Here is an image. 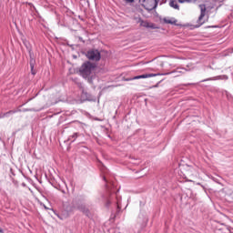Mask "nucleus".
Masks as SVG:
<instances>
[{
    "instance_id": "1",
    "label": "nucleus",
    "mask_w": 233,
    "mask_h": 233,
    "mask_svg": "<svg viewBox=\"0 0 233 233\" xmlns=\"http://www.w3.org/2000/svg\"><path fill=\"white\" fill-rule=\"evenodd\" d=\"M94 72H96V64L92 62H85L79 68V74L87 79L88 83H92V77H94Z\"/></svg>"
},
{
    "instance_id": "2",
    "label": "nucleus",
    "mask_w": 233,
    "mask_h": 233,
    "mask_svg": "<svg viewBox=\"0 0 233 233\" xmlns=\"http://www.w3.org/2000/svg\"><path fill=\"white\" fill-rule=\"evenodd\" d=\"M139 3L146 10H154L157 6V0H139Z\"/></svg>"
},
{
    "instance_id": "3",
    "label": "nucleus",
    "mask_w": 233,
    "mask_h": 233,
    "mask_svg": "<svg viewBox=\"0 0 233 233\" xmlns=\"http://www.w3.org/2000/svg\"><path fill=\"white\" fill-rule=\"evenodd\" d=\"M86 57L90 61H99L101 59V53H99L98 50H95V49L89 50L86 53Z\"/></svg>"
},
{
    "instance_id": "4",
    "label": "nucleus",
    "mask_w": 233,
    "mask_h": 233,
    "mask_svg": "<svg viewBox=\"0 0 233 233\" xmlns=\"http://www.w3.org/2000/svg\"><path fill=\"white\" fill-rule=\"evenodd\" d=\"M200 8V15L198 17V25L201 26V25H205V21H203V17H205V14L207 12V6L205 5H199Z\"/></svg>"
},
{
    "instance_id": "5",
    "label": "nucleus",
    "mask_w": 233,
    "mask_h": 233,
    "mask_svg": "<svg viewBox=\"0 0 233 233\" xmlns=\"http://www.w3.org/2000/svg\"><path fill=\"white\" fill-rule=\"evenodd\" d=\"M140 24V26H144V28H152L153 30L157 28L155 24H152L150 22H147L142 20L141 18L138 19V22Z\"/></svg>"
},
{
    "instance_id": "6",
    "label": "nucleus",
    "mask_w": 233,
    "mask_h": 233,
    "mask_svg": "<svg viewBox=\"0 0 233 233\" xmlns=\"http://www.w3.org/2000/svg\"><path fill=\"white\" fill-rule=\"evenodd\" d=\"M185 72H187V69L185 68H177L173 72L165 74V76H168V74H172L173 77H179V76H181L182 74H185Z\"/></svg>"
},
{
    "instance_id": "7",
    "label": "nucleus",
    "mask_w": 233,
    "mask_h": 233,
    "mask_svg": "<svg viewBox=\"0 0 233 233\" xmlns=\"http://www.w3.org/2000/svg\"><path fill=\"white\" fill-rule=\"evenodd\" d=\"M156 74H146V75H140L134 76V79H148V77H156Z\"/></svg>"
},
{
    "instance_id": "8",
    "label": "nucleus",
    "mask_w": 233,
    "mask_h": 233,
    "mask_svg": "<svg viewBox=\"0 0 233 233\" xmlns=\"http://www.w3.org/2000/svg\"><path fill=\"white\" fill-rule=\"evenodd\" d=\"M164 23H166V25H177V20H176V19L164 18Z\"/></svg>"
},
{
    "instance_id": "9",
    "label": "nucleus",
    "mask_w": 233,
    "mask_h": 233,
    "mask_svg": "<svg viewBox=\"0 0 233 233\" xmlns=\"http://www.w3.org/2000/svg\"><path fill=\"white\" fill-rule=\"evenodd\" d=\"M169 5L171 8H175V10H179V5H177V2L172 0L169 2Z\"/></svg>"
},
{
    "instance_id": "10",
    "label": "nucleus",
    "mask_w": 233,
    "mask_h": 233,
    "mask_svg": "<svg viewBox=\"0 0 233 233\" xmlns=\"http://www.w3.org/2000/svg\"><path fill=\"white\" fill-rule=\"evenodd\" d=\"M77 133H74L72 136L69 137L68 140L72 141V143H74V141H76V139H77Z\"/></svg>"
},
{
    "instance_id": "11",
    "label": "nucleus",
    "mask_w": 233,
    "mask_h": 233,
    "mask_svg": "<svg viewBox=\"0 0 233 233\" xmlns=\"http://www.w3.org/2000/svg\"><path fill=\"white\" fill-rule=\"evenodd\" d=\"M219 79H225V80H227V79H228V76H225V75H223V76H216L213 80H214V81H218V80H219Z\"/></svg>"
},
{
    "instance_id": "12",
    "label": "nucleus",
    "mask_w": 233,
    "mask_h": 233,
    "mask_svg": "<svg viewBox=\"0 0 233 233\" xmlns=\"http://www.w3.org/2000/svg\"><path fill=\"white\" fill-rule=\"evenodd\" d=\"M198 0H178V3H196Z\"/></svg>"
},
{
    "instance_id": "13",
    "label": "nucleus",
    "mask_w": 233,
    "mask_h": 233,
    "mask_svg": "<svg viewBox=\"0 0 233 233\" xmlns=\"http://www.w3.org/2000/svg\"><path fill=\"white\" fill-rule=\"evenodd\" d=\"M78 210H80V212H86V208H85L84 206L78 207Z\"/></svg>"
},
{
    "instance_id": "14",
    "label": "nucleus",
    "mask_w": 233,
    "mask_h": 233,
    "mask_svg": "<svg viewBox=\"0 0 233 233\" xmlns=\"http://www.w3.org/2000/svg\"><path fill=\"white\" fill-rule=\"evenodd\" d=\"M134 80H136V78H134V77L127 78V79H126V81H134Z\"/></svg>"
},
{
    "instance_id": "15",
    "label": "nucleus",
    "mask_w": 233,
    "mask_h": 233,
    "mask_svg": "<svg viewBox=\"0 0 233 233\" xmlns=\"http://www.w3.org/2000/svg\"><path fill=\"white\" fill-rule=\"evenodd\" d=\"M8 114H14V111L7 112L4 116H8Z\"/></svg>"
},
{
    "instance_id": "16",
    "label": "nucleus",
    "mask_w": 233,
    "mask_h": 233,
    "mask_svg": "<svg viewBox=\"0 0 233 233\" xmlns=\"http://www.w3.org/2000/svg\"><path fill=\"white\" fill-rule=\"evenodd\" d=\"M41 205L44 207V208H45L46 210H48V208H47L46 206H45V204L41 203Z\"/></svg>"
},
{
    "instance_id": "17",
    "label": "nucleus",
    "mask_w": 233,
    "mask_h": 233,
    "mask_svg": "<svg viewBox=\"0 0 233 233\" xmlns=\"http://www.w3.org/2000/svg\"><path fill=\"white\" fill-rule=\"evenodd\" d=\"M31 70H34V66L33 65H31Z\"/></svg>"
},
{
    "instance_id": "18",
    "label": "nucleus",
    "mask_w": 233,
    "mask_h": 233,
    "mask_svg": "<svg viewBox=\"0 0 233 233\" xmlns=\"http://www.w3.org/2000/svg\"><path fill=\"white\" fill-rule=\"evenodd\" d=\"M0 233H3V228H0Z\"/></svg>"
}]
</instances>
